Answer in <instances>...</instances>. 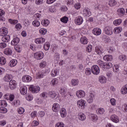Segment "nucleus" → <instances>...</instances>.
<instances>
[{"label":"nucleus","instance_id":"nucleus-1","mask_svg":"<svg viewBox=\"0 0 127 127\" xmlns=\"http://www.w3.org/2000/svg\"><path fill=\"white\" fill-rule=\"evenodd\" d=\"M97 64L99 66V67L102 68L103 70H108V69H110L113 66V64H112V63H104L101 60H98L97 62Z\"/></svg>","mask_w":127,"mask_h":127},{"label":"nucleus","instance_id":"nucleus-2","mask_svg":"<svg viewBox=\"0 0 127 127\" xmlns=\"http://www.w3.org/2000/svg\"><path fill=\"white\" fill-rule=\"evenodd\" d=\"M29 90L31 91L32 93L35 94L36 93H38V92L40 91V87L38 86H34L32 85L29 87Z\"/></svg>","mask_w":127,"mask_h":127},{"label":"nucleus","instance_id":"nucleus-3","mask_svg":"<svg viewBox=\"0 0 127 127\" xmlns=\"http://www.w3.org/2000/svg\"><path fill=\"white\" fill-rule=\"evenodd\" d=\"M91 71L94 75H98L100 73V67L98 65H93L92 67Z\"/></svg>","mask_w":127,"mask_h":127},{"label":"nucleus","instance_id":"nucleus-4","mask_svg":"<svg viewBox=\"0 0 127 127\" xmlns=\"http://www.w3.org/2000/svg\"><path fill=\"white\" fill-rule=\"evenodd\" d=\"M95 97V95L92 93H89L86 98L87 102L89 104H91L93 101H94V97Z\"/></svg>","mask_w":127,"mask_h":127},{"label":"nucleus","instance_id":"nucleus-5","mask_svg":"<svg viewBox=\"0 0 127 127\" xmlns=\"http://www.w3.org/2000/svg\"><path fill=\"white\" fill-rule=\"evenodd\" d=\"M104 32L107 35H112L113 34V28L110 26H106L104 28Z\"/></svg>","mask_w":127,"mask_h":127},{"label":"nucleus","instance_id":"nucleus-6","mask_svg":"<svg viewBox=\"0 0 127 127\" xmlns=\"http://www.w3.org/2000/svg\"><path fill=\"white\" fill-rule=\"evenodd\" d=\"M16 81L14 80H11L9 83V88L11 90H14L16 88Z\"/></svg>","mask_w":127,"mask_h":127},{"label":"nucleus","instance_id":"nucleus-7","mask_svg":"<svg viewBox=\"0 0 127 127\" xmlns=\"http://www.w3.org/2000/svg\"><path fill=\"white\" fill-rule=\"evenodd\" d=\"M77 106L79 108H81V109H84L85 108V105H86V101L85 100L81 99L78 100L77 102Z\"/></svg>","mask_w":127,"mask_h":127},{"label":"nucleus","instance_id":"nucleus-8","mask_svg":"<svg viewBox=\"0 0 127 127\" xmlns=\"http://www.w3.org/2000/svg\"><path fill=\"white\" fill-rule=\"evenodd\" d=\"M85 95L86 93H85V91L83 90H78L76 92V95L77 98H84Z\"/></svg>","mask_w":127,"mask_h":127},{"label":"nucleus","instance_id":"nucleus-9","mask_svg":"<svg viewBox=\"0 0 127 127\" xmlns=\"http://www.w3.org/2000/svg\"><path fill=\"white\" fill-rule=\"evenodd\" d=\"M75 21L76 24H77L78 25H80V24H82V23H83V18L81 16H79L76 17Z\"/></svg>","mask_w":127,"mask_h":127},{"label":"nucleus","instance_id":"nucleus-10","mask_svg":"<svg viewBox=\"0 0 127 127\" xmlns=\"http://www.w3.org/2000/svg\"><path fill=\"white\" fill-rule=\"evenodd\" d=\"M34 57L36 59H37V60H40L43 58V55L42 54V53L38 52L35 54Z\"/></svg>","mask_w":127,"mask_h":127},{"label":"nucleus","instance_id":"nucleus-11","mask_svg":"<svg viewBox=\"0 0 127 127\" xmlns=\"http://www.w3.org/2000/svg\"><path fill=\"white\" fill-rule=\"evenodd\" d=\"M117 13L120 16H123L126 13V10L124 8H119L117 9Z\"/></svg>","mask_w":127,"mask_h":127},{"label":"nucleus","instance_id":"nucleus-12","mask_svg":"<svg viewBox=\"0 0 127 127\" xmlns=\"http://www.w3.org/2000/svg\"><path fill=\"white\" fill-rule=\"evenodd\" d=\"M111 120L112 122L116 123L120 122V118H119V117L117 116L116 115H112L111 117Z\"/></svg>","mask_w":127,"mask_h":127},{"label":"nucleus","instance_id":"nucleus-13","mask_svg":"<svg viewBox=\"0 0 127 127\" xmlns=\"http://www.w3.org/2000/svg\"><path fill=\"white\" fill-rule=\"evenodd\" d=\"M92 33H93L94 35H100L101 33H102V30L99 28H95L93 30Z\"/></svg>","mask_w":127,"mask_h":127},{"label":"nucleus","instance_id":"nucleus-14","mask_svg":"<svg viewBox=\"0 0 127 127\" xmlns=\"http://www.w3.org/2000/svg\"><path fill=\"white\" fill-rule=\"evenodd\" d=\"M52 110L53 112H59V110H60V106L58 104V103H55L53 105Z\"/></svg>","mask_w":127,"mask_h":127},{"label":"nucleus","instance_id":"nucleus-15","mask_svg":"<svg viewBox=\"0 0 127 127\" xmlns=\"http://www.w3.org/2000/svg\"><path fill=\"white\" fill-rule=\"evenodd\" d=\"M60 115L62 118H65L67 116V111L65 108H62L60 111Z\"/></svg>","mask_w":127,"mask_h":127},{"label":"nucleus","instance_id":"nucleus-16","mask_svg":"<svg viewBox=\"0 0 127 127\" xmlns=\"http://www.w3.org/2000/svg\"><path fill=\"white\" fill-rule=\"evenodd\" d=\"M12 75L10 74H6L3 77V80L5 82H10L11 80H12Z\"/></svg>","mask_w":127,"mask_h":127},{"label":"nucleus","instance_id":"nucleus-17","mask_svg":"<svg viewBox=\"0 0 127 127\" xmlns=\"http://www.w3.org/2000/svg\"><path fill=\"white\" fill-rule=\"evenodd\" d=\"M31 79H32V78H31L30 76L25 75L22 77V80L23 82H30Z\"/></svg>","mask_w":127,"mask_h":127},{"label":"nucleus","instance_id":"nucleus-18","mask_svg":"<svg viewBox=\"0 0 127 127\" xmlns=\"http://www.w3.org/2000/svg\"><path fill=\"white\" fill-rule=\"evenodd\" d=\"M5 99L9 100L11 102H12L13 100H14V95L13 94H10L9 95L7 94L5 95Z\"/></svg>","mask_w":127,"mask_h":127},{"label":"nucleus","instance_id":"nucleus-19","mask_svg":"<svg viewBox=\"0 0 127 127\" xmlns=\"http://www.w3.org/2000/svg\"><path fill=\"white\" fill-rule=\"evenodd\" d=\"M105 113V110L103 108H98L96 110V114L98 116H102Z\"/></svg>","mask_w":127,"mask_h":127},{"label":"nucleus","instance_id":"nucleus-20","mask_svg":"<svg viewBox=\"0 0 127 127\" xmlns=\"http://www.w3.org/2000/svg\"><path fill=\"white\" fill-rule=\"evenodd\" d=\"M19 43V38L16 37L13 39L11 42V45L15 46L17 45Z\"/></svg>","mask_w":127,"mask_h":127},{"label":"nucleus","instance_id":"nucleus-21","mask_svg":"<svg viewBox=\"0 0 127 127\" xmlns=\"http://www.w3.org/2000/svg\"><path fill=\"white\" fill-rule=\"evenodd\" d=\"M99 81L101 84H105L107 82V79L106 77L103 75L100 76L99 77Z\"/></svg>","mask_w":127,"mask_h":127},{"label":"nucleus","instance_id":"nucleus-22","mask_svg":"<svg viewBox=\"0 0 127 127\" xmlns=\"http://www.w3.org/2000/svg\"><path fill=\"white\" fill-rule=\"evenodd\" d=\"M78 118L79 120L81 121L82 122L86 120V116L83 113H79L78 115Z\"/></svg>","mask_w":127,"mask_h":127},{"label":"nucleus","instance_id":"nucleus-23","mask_svg":"<svg viewBox=\"0 0 127 127\" xmlns=\"http://www.w3.org/2000/svg\"><path fill=\"white\" fill-rule=\"evenodd\" d=\"M103 59L105 61H112L113 60V56L111 55H105L103 57Z\"/></svg>","mask_w":127,"mask_h":127},{"label":"nucleus","instance_id":"nucleus-24","mask_svg":"<svg viewBox=\"0 0 127 127\" xmlns=\"http://www.w3.org/2000/svg\"><path fill=\"white\" fill-rule=\"evenodd\" d=\"M20 92L22 95H26L27 93V88L26 87H21L20 88Z\"/></svg>","mask_w":127,"mask_h":127},{"label":"nucleus","instance_id":"nucleus-25","mask_svg":"<svg viewBox=\"0 0 127 127\" xmlns=\"http://www.w3.org/2000/svg\"><path fill=\"white\" fill-rule=\"evenodd\" d=\"M83 14L85 16H90L91 15V11L89 10V8H85L83 10Z\"/></svg>","mask_w":127,"mask_h":127},{"label":"nucleus","instance_id":"nucleus-26","mask_svg":"<svg viewBox=\"0 0 127 127\" xmlns=\"http://www.w3.org/2000/svg\"><path fill=\"white\" fill-rule=\"evenodd\" d=\"M58 79L57 78H54L51 81V85L53 87H55L56 85H58Z\"/></svg>","mask_w":127,"mask_h":127},{"label":"nucleus","instance_id":"nucleus-27","mask_svg":"<svg viewBox=\"0 0 127 127\" xmlns=\"http://www.w3.org/2000/svg\"><path fill=\"white\" fill-rule=\"evenodd\" d=\"M16 64H17V61L16 60H12L9 63L10 67H14V66H16Z\"/></svg>","mask_w":127,"mask_h":127},{"label":"nucleus","instance_id":"nucleus-28","mask_svg":"<svg viewBox=\"0 0 127 127\" xmlns=\"http://www.w3.org/2000/svg\"><path fill=\"white\" fill-rule=\"evenodd\" d=\"M3 53L6 55H11L12 54V50L9 48H6L4 50Z\"/></svg>","mask_w":127,"mask_h":127},{"label":"nucleus","instance_id":"nucleus-29","mask_svg":"<svg viewBox=\"0 0 127 127\" xmlns=\"http://www.w3.org/2000/svg\"><path fill=\"white\" fill-rule=\"evenodd\" d=\"M1 36H2L1 38L2 42H8V40H9V36L1 35Z\"/></svg>","mask_w":127,"mask_h":127},{"label":"nucleus","instance_id":"nucleus-30","mask_svg":"<svg viewBox=\"0 0 127 127\" xmlns=\"http://www.w3.org/2000/svg\"><path fill=\"white\" fill-rule=\"evenodd\" d=\"M80 42L82 44H87L88 43V39L86 37H82L80 38Z\"/></svg>","mask_w":127,"mask_h":127},{"label":"nucleus","instance_id":"nucleus-31","mask_svg":"<svg viewBox=\"0 0 127 127\" xmlns=\"http://www.w3.org/2000/svg\"><path fill=\"white\" fill-rule=\"evenodd\" d=\"M8 33V31H7V28L5 27H2V31L1 32V35H7Z\"/></svg>","mask_w":127,"mask_h":127},{"label":"nucleus","instance_id":"nucleus-32","mask_svg":"<svg viewBox=\"0 0 127 127\" xmlns=\"http://www.w3.org/2000/svg\"><path fill=\"white\" fill-rule=\"evenodd\" d=\"M71 84L72 86H77L79 84V80L73 79L71 81Z\"/></svg>","mask_w":127,"mask_h":127},{"label":"nucleus","instance_id":"nucleus-33","mask_svg":"<svg viewBox=\"0 0 127 127\" xmlns=\"http://www.w3.org/2000/svg\"><path fill=\"white\" fill-rule=\"evenodd\" d=\"M121 93L123 95L127 94V84L125 85V86L123 87L121 89Z\"/></svg>","mask_w":127,"mask_h":127},{"label":"nucleus","instance_id":"nucleus-34","mask_svg":"<svg viewBox=\"0 0 127 127\" xmlns=\"http://www.w3.org/2000/svg\"><path fill=\"white\" fill-rule=\"evenodd\" d=\"M58 74V70L57 69H53L51 72V75L52 77H55L57 76Z\"/></svg>","mask_w":127,"mask_h":127},{"label":"nucleus","instance_id":"nucleus-35","mask_svg":"<svg viewBox=\"0 0 127 127\" xmlns=\"http://www.w3.org/2000/svg\"><path fill=\"white\" fill-rule=\"evenodd\" d=\"M12 105L13 106H15L16 107H17L20 105V101L19 100H15L12 103Z\"/></svg>","mask_w":127,"mask_h":127},{"label":"nucleus","instance_id":"nucleus-36","mask_svg":"<svg viewBox=\"0 0 127 127\" xmlns=\"http://www.w3.org/2000/svg\"><path fill=\"white\" fill-rule=\"evenodd\" d=\"M122 19H118L117 20H116L114 21V24L115 25H120V24H121V23H122Z\"/></svg>","mask_w":127,"mask_h":127},{"label":"nucleus","instance_id":"nucleus-37","mask_svg":"<svg viewBox=\"0 0 127 127\" xmlns=\"http://www.w3.org/2000/svg\"><path fill=\"white\" fill-rule=\"evenodd\" d=\"M122 28L116 27L114 29V32L115 33L118 34L122 32Z\"/></svg>","mask_w":127,"mask_h":127},{"label":"nucleus","instance_id":"nucleus-38","mask_svg":"<svg viewBox=\"0 0 127 127\" xmlns=\"http://www.w3.org/2000/svg\"><path fill=\"white\" fill-rule=\"evenodd\" d=\"M49 48H50V44L46 43L44 46V49L47 51V50H49Z\"/></svg>","mask_w":127,"mask_h":127},{"label":"nucleus","instance_id":"nucleus-39","mask_svg":"<svg viewBox=\"0 0 127 127\" xmlns=\"http://www.w3.org/2000/svg\"><path fill=\"white\" fill-rule=\"evenodd\" d=\"M68 19V18L67 17L64 16L61 19V21H62V22H64V23H67Z\"/></svg>","mask_w":127,"mask_h":127},{"label":"nucleus","instance_id":"nucleus-40","mask_svg":"<svg viewBox=\"0 0 127 127\" xmlns=\"http://www.w3.org/2000/svg\"><path fill=\"white\" fill-rule=\"evenodd\" d=\"M42 23H43V25L44 26H48V24L50 23V22H49V20L45 19V20L42 21Z\"/></svg>","mask_w":127,"mask_h":127},{"label":"nucleus","instance_id":"nucleus-41","mask_svg":"<svg viewBox=\"0 0 127 127\" xmlns=\"http://www.w3.org/2000/svg\"><path fill=\"white\" fill-rule=\"evenodd\" d=\"M32 24L33 26L38 27L40 25V22L37 20H35L32 22Z\"/></svg>","mask_w":127,"mask_h":127},{"label":"nucleus","instance_id":"nucleus-42","mask_svg":"<svg viewBox=\"0 0 127 127\" xmlns=\"http://www.w3.org/2000/svg\"><path fill=\"white\" fill-rule=\"evenodd\" d=\"M109 4L110 6H114V5H116L117 4V3L116 2V0H111L109 1Z\"/></svg>","mask_w":127,"mask_h":127},{"label":"nucleus","instance_id":"nucleus-43","mask_svg":"<svg viewBox=\"0 0 127 127\" xmlns=\"http://www.w3.org/2000/svg\"><path fill=\"white\" fill-rule=\"evenodd\" d=\"M8 21L11 24H16L18 22L17 20H12L11 19H9Z\"/></svg>","mask_w":127,"mask_h":127},{"label":"nucleus","instance_id":"nucleus-44","mask_svg":"<svg viewBox=\"0 0 127 127\" xmlns=\"http://www.w3.org/2000/svg\"><path fill=\"white\" fill-rule=\"evenodd\" d=\"M0 62L1 65H4L5 63H6V60H5V58H3V57H1Z\"/></svg>","mask_w":127,"mask_h":127},{"label":"nucleus","instance_id":"nucleus-45","mask_svg":"<svg viewBox=\"0 0 127 127\" xmlns=\"http://www.w3.org/2000/svg\"><path fill=\"white\" fill-rule=\"evenodd\" d=\"M92 71H91V68H87L85 69V74L89 76V75H91Z\"/></svg>","mask_w":127,"mask_h":127},{"label":"nucleus","instance_id":"nucleus-46","mask_svg":"<svg viewBox=\"0 0 127 127\" xmlns=\"http://www.w3.org/2000/svg\"><path fill=\"white\" fill-rule=\"evenodd\" d=\"M15 50L16 51V52H18L19 53L20 51H21V48L20 47V46L17 45L15 46L14 47Z\"/></svg>","mask_w":127,"mask_h":127},{"label":"nucleus","instance_id":"nucleus-47","mask_svg":"<svg viewBox=\"0 0 127 127\" xmlns=\"http://www.w3.org/2000/svg\"><path fill=\"white\" fill-rule=\"evenodd\" d=\"M119 58L120 60H121V61H125V60L127 59V56H126L125 55H120Z\"/></svg>","mask_w":127,"mask_h":127},{"label":"nucleus","instance_id":"nucleus-48","mask_svg":"<svg viewBox=\"0 0 127 127\" xmlns=\"http://www.w3.org/2000/svg\"><path fill=\"white\" fill-rule=\"evenodd\" d=\"M95 52H96V53L98 55H102V54H103V52L101 51V50H100V49L99 48H96L95 49Z\"/></svg>","mask_w":127,"mask_h":127},{"label":"nucleus","instance_id":"nucleus-49","mask_svg":"<svg viewBox=\"0 0 127 127\" xmlns=\"http://www.w3.org/2000/svg\"><path fill=\"white\" fill-rule=\"evenodd\" d=\"M47 65V64L46 63V62L45 61H42L40 64V67L42 68H44L45 66Z\"/></svg>","mask_w":127,"mask_h":127},{"label":"nucleus","instance_id":"nucleus-50","mask_svg":"<svg viewBox=\"0 0 127 127\" xmlns=\"http://www.w3.org/2000/svg\"><path fill=\"white\" fill-rule=\"evenodd\" d=\"M7 112V109L4 107H1L0 108V113L2 114H5Z\"/></svg>","mask_w":127,"mask_h":127},{"label":"nucleus","instance_id":"nucleus-51","mask_svg":"<svg viewBox=\"0 0 127 127\" xmlns=\"http://www.w3.org/2000/svg\"><path fill=\"white\" fill-rule=\"evenodd\" d=\"M56 127H64V124L62 122H59L56 124Z\"/></svg>","mask_w":127,"mask_h":127},{"label":"nucleus","instance_id":"nucleus-52","mask_svg":"<svg viewBox=\"0 0 127 127\" xmlns=\"http://www.w3.org/2000/svg\"><path fill=\"white\" fill-rule=\"evenodd\" d=\"M18 112L20 115H22L24 113V109L23 108H20L18 109Z\"/></svg>","mask_w":127,"mask_h":127},{"label":"nucleus","instance_id":"nucleus-53","mask_svg":"<svg viewBox=\"0 0 127 127\" xmlns=\"http://www.w3.org/2000/svg\"><path fill=\"white\" fill-rule=\"evenodd\" d=\"M74 7L76 9H80L81 8V4L80 3H76L74 4Z\"/></svg>","mask_w":127,"mask_h":127},{"label":"nucleus","instance_id":"nucleus-54","mask_svg":"<svg viewBox=\"0 0 127 127\" xmlns=\"http://www.w3.org/2000/svg\"><path fill=\"white\" fill-rule=\"evenodd\" d=\"M49 95H51L52 98H55L56 97V93L54 91H50L49 92Z\"/></svg>","mask_w":127,"mask_h":127},{"label":"nucleus","instance_id":"nucleus-55","mask_svg":"<svg viewBox=\"0 0 127 127\" xmlns=\"http://www.w3.org/2000/svg\"><path fill=\"white\" fill-rule=\"evenodd\" d=\"M1 107H6L7 106V103L4 100H2L1 102Z\"/></svg>","mask_w":127,"mask_h":127},{"label":"nucleus","instance_id":"nucleus-56","mask_svg":"<svg viewBox=\"0 0 127 127\" xmlns=\"http://www.w3.org/2000/svg\"><path fill=\"white\" fill-rule=\"evenodd\" d=\"M39 32L41 33V34L44 35V34H46L47 31L44 30V29H41L39 30Z\"/></svg>","mask_w":127,"mask_h":127},{"label":"nucleus","instance_id":"nucleus-57","mask_svg":"<svg viewBox=\"0 0 127 127\" xmlns=\"http://www.w3.org/2000/svg\"><path fill=\"white\" fill-rule=\"evenodd\" d=\"M92 50V45H89L86 47V51L87 52H91Z\"/></svg>","mask_w":127,"mask_h":127},{"label":"nucleus","instance_id":"nucleus-58","mask_svg":"<svg viewBox=\"0 0 127 127\" xmlns=\"http://www.w3.org/2000/svg\"><path fill=\"white\" fill-rule=\"evenodd\" d=\"M111 104L112 106H116V99L114 98H112L110 100Z\"/></svg>","mask_w":127,"mask_h":127},{"label":"nucleus","instance_id":"nucleus-59","mask_svg":"<svg viewBox=\"0 0 127 127\" xmlns=\"http://www.w3.org/2000/svg\"><path fill=\"white\" fill-rule=\"evenodd\" d=\"M38 78H43V77H44V74L40 73V72H38L36 74Z\"/></svg>","mask_w":127,"mask_h":127},{"label":"nucleus","instance_id":"nucleus-60","mask_svg":"<svg viewBox=\"0 0 127 127\" xmlns=\"http://www.w3.org/2000/svg\"><path fill=\"white\" fill-rule=\"evenodd\" d=\"M122 109L125 112H127V103H125L122 106Z\"/></svg>","mask_w":127,"mask_h":127},{"label":"nucleus","instance_id":"nucleus-61","mask_svg":"<svg viewBox=\"0 0 127 127\" xmlns=\"http://www.w3.org/2000/svg\"><path fill=\"white\" fill-rule=\"evenodd\" d=\"M91 117L92 118L93 122H95V121H97L98 120V116H97V115H92Z\"/></svg>","mask_w":127,"mask_h":127},{"label":"nucleus","instance_id":"nucleus-62","mask_svg":"<svg viewBox=\"0 0 127 127\" xmlns=\"http://www.w3.org/2000/svg\"><path fill=\"white\" fill-rule=\"evenodd\" d=\"M5 47H6V43H5V42H1L0 48H5Z\"/></svg>","mask_w":127,"mask_h":127},{"label":"nucleus","instance_id":"nucleus-63","mask_svg":"<svg viewBox=\"0 0 127 127\" xmlns=\"http://www.w3.org/2000/svg\"><path fill=\"white\" fill-rule=\"evenodd\" d=\"M41 97L42 98H44V99H45L46 98H47V93L46 92H43L41 94Z\"/></svg>","mask_w":127,"mask_h":127},{"label":"nucleus","instance_id":"nucleus-64","mask_svg":"<svg viewBox=\"0 0 127 127\" xmlns=\"http://www.w3.org/2000/svg\"><path fill=\"white\" fill-rule=\"evenodd\" d=\"M22 26L19 23L16 24L15 25V28L16 29H17V30H19V29H21Z\"/></svg>","mask_w":127,"mask_h":127}]
</instances>
